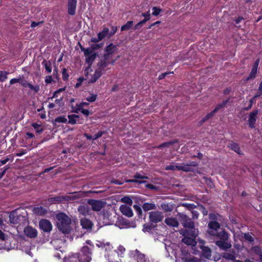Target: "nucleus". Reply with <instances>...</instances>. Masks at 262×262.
Masks as SVG:
<instances>
[{
	"label": "nucleus",
	"instance_id": "nucleus-1",
	"mask_svg": "<svg viewBox=\"0 0 262 262\" xmlns=\"http://www.w3.org/2000/svg\"><path fill=\"white\" fill-rule=\"evenodd\" d=\"M55 218L58 229L63 233H69L71 230V219L63 212L57 213Z\"/></svg>",
	"mask_w": 262,
	"mask_h": 262
},
{
	"label": "nucleus",
	"instance_id": "nucleus-2",
	"mask_svg": "<svg viewBox=\"0 0 262 262\" xmlns=\"http://www.w3.org/2000/svg\"><path fill=\"white\" fill-rule=\"evenodd\" d=\"M184 237L182 242L187 245L195 246L196 244V237L198 235L199 231L196 229L193 230H182L180 232Z\"/></svg>",
	"mask_w": 262,
	"mask_h": 262
},
{
	"label": "nucleus",
	"instance_id": "nucleus-3",
	"mask_svg": "<svg viewBox=\"0 0 262 262\" xmlns=\"http://www.w3.org/2000/svg\"><path fill=\"white\" fill-rule=\"evenodd\" d=\"M79 255V262H91L92 260V249L88 246H83Z\"/></svg>",
	"mask_w": 262,
	"mask_h": 262
},
{
	"label": "nucleus",
	"instance_id": "nucleus-4",
	"mask_svg": "<svg viewBox=\"0 0 262 262\" xmlns=\"http://www.w3.org/2000/svg\"><path fill=\"white\" fill-rule=\"evenodd\" d=\"M87 203L91 206V210H92L96 212L100 211L106 205V202L102 200L89 199L88 200Z\"/></svg>",
	"mask_w": 262,
	"mask_h": 262
},
{
	"label": "nucleus",
	"instance_id": "nucleus-5",
	"mask_svg": "<svg viewBox=\"0 0 262 262\" xmlns=\"http://www.w3.org/2000/svg\"><path fill=\"white\" fill-rule=\"evenodd\" d=\"M178 215L180 222L185 228H189L191 229V230L194 229V223L193 221H192L190 218L188 217L187 215L183 213H179Z\"/></svg>",
	"mask_w": 262,
	"mask_h": 262
},
{
	"label": "nucleus",
	"instance_id": "nucleus-6",
	"mask_svg": "<svg viewBox=\"0 0 262 262\" xmlns=\"http://www.w3.org/2000/svg\"><path fill=\"white\" fill-rule=\"evenodd\" d=\"M164 218L163 213L159 211H152L149 213V220L152 223L161 222Z\"/></svg>",
	"mask_w": 262,
	"mask_h": 262
},
{
	"label": "nucleus",
	"instance_id": "nucleus-7",
	"mask_svg": "<svg viewBox=\"0 0 262 262\" xmlns=\"http://www.w3.org/2000/svg\"><path fill=\"white\" fill-rule=\"evenodd\" d=\"M228 100L224 101L222 102L221 103H220L216 105V106L214 108V109L210 113L206 115L201 120V123H203L208 120L211 117H213L214 114L220 109L223 108L227 103L228 102Z\"/></svg>",
	"mask_w": 262,
	"mask_h": 262
},
{
	"label": "nucleus",
	"instance_id": "nucleus-8",
	"mask_svg": "<svg viewBox=\"0 0 262 262\" xmlns=\"http://www.w3.org/2000/svg\"><path fill=\"white\" fill-rule=\"evenodd\" d=\"M198 164L195 161H191L187 163H182L179 165L178 170H182L184 172L192 171L193 167L198 166Z\"/></svg>",
	"mask_w": 262,
	"mask_h": 262
},
{
	"label": "nucleus",
	"instance_id": "nucleus-9",
	"mask_svg": "<svg viewBox=\"0 0 262 262\" xmlns=\"http://www.w3.org/2000/svg\"><path fill=\"white\" fill-rule=\"evenodd\" d=\"M39 228L45 232H50L52 229V225L50 221L47 219L41 220L39 222Z\"/></svg>",
	"mask_w": 262,
	"mask_h": 262
},
{
	"label": "nucleus",
	"instance_id": "nucleus-10",
	"mask_svg": "<svg viewBox=\"0 0 262 262\" xmlns=\"http://www.w3.org/2000/svg\"><path fill=\"white\" fill-rule=\"evenodd\" d=\"M215 244L220 249L224 251L227 250L232 247L230 241L219 240L216 241Z\"/></svg>",
	"mask_w": 262,
	"mask_h": 262
},
{
	"label": "nucleus",
	"instance_id": "nucleus-11",
	"mask_svg": "<svg viewBox=\"0 0 262 262\" xmlns=\"http://www.w3.org/2000/svg\"><path fill=\"white\" fill-rule=\"evenodd\" d=\"M25 235L30 238H34L37 236V231L31 226H27L24 229Z\"/></svg>",
	"mask_w": 262,
	"mask_h": 262
},
{
	"label": "nucleus",
	"instance_id": "nucleus-12",
	"mask_svg": "<svg viewBox=\"0 0 262 262\" xmlns=\"http://www.w3.org/2000/svg\"><path fill=\"white\" fill-rule=\"evenodd\" d=\"M258 110H254L251 112L249 115L248 123L250 128L255 127V122L257 120V115L258 113Z\"/></svg>",
	"mask_w": 262,
	"mask_h": 262
},
{
	"label": "nucleus",
	"instance_id": "nucleus-13",
	"mask_svg": "<svg viewBox=\"0 0 262 262\" xmlns=\"http://www.w3.org/2000/svg\"><path fill=\"white\" fill-rule=\"evenodd\" d=\"M96 245L98 248L104 249L106 252H109L112 250L113 247L110 242H105L104 241H97Z\"/></svg>",
	"mask_w": 262,
	"mask_h": 262
},
{
	"label": "nucleus",
	"instance_id": "nucleus-14",
	"mask_svg": "<svg viewBox=\"0 0 262 262\" xmlns=\"http://www.w3.org/2000/svg\"><path fill=\"white\" fill-rule=\"evenodd\" d=\"M117 50V46L113 45V43H110L109 45L106 46L105 49V57L112 58V55L116 52Z\"/></svg>",
	"mask_w": 262,
	"mask_h": 262
},
{
	"label": "nucleus",
	"instance_id": "nucleus-15",
	"mask_svg": "<svg viewBox=\"0 0 262 262\" xmlns=\"http://www.w3.org/2000/svg\"><path fill=\"white\" fill-rule=\"evenodd\" d=\"M259 62V59H257L255 60V61L254 62V63L252 66V70H251L249 76L246 79V80L248 81L250 79H253L255 78V77H256V74H257Z\"/></svg>",
	"mask_w": 262,
	"mask_h": 262
},
{
	"label": "nucleus",
	"instance_id": "nucleus-16",
	"mask_svg": "<svg viewBox=\"0 0 262 262\" xmlns=\"http://www.w3.org/2000/svg\"><path fill=\"white\" fill-rule=\"evenodd\" d=\"M115 61V60L113 59L112 58H105L104 55L103 59L98 63V65L100 69H103L110 64H113Z\"/></svg>",
	"mask_w": 262,
	"mask_h": 262
},
{
	"label": "nucleus",
	"instance_id": "nucleus-17",
	"mask_svg": "<svg viewBox=\"0 0 262 262\" xmlns=\"http://www.w3.org/2000/svg\"><path fill=\"white\" fill-rule=\"evenodd\" d=\"M120 210L123 215L127 217H130L133 216L134 214L132 208L126 205H121Z\"/></svg>",
	"mask_w": 262,
	"mask_h": 262
},
{
	"label": "nucleus",
	"instance_id": "nucleus-18",
	"mask_svg": "<svg viewBox=\"0 0 262 262\" xmlns=\"http://www.w3.org/2000/svg\"><path fill=\"white\" fill-rule=\"evenodd\" d=\"M77 0H69L68 4V13L71 15L75 14Z\"/></svg>",
	"mask_w": 262,
	"mask_h": 262
},
{
	"label": "nucleus",
	"instance_id": "nucleus-19",
	"mask_svg": "<svg viewBox=\"0 0 262 262\" xmlns=\"http://www.w3.org/2000/svg\"><path fill=\"white\" fill-rule=\"evenodd\" d=\"M78 212L84 215H90L92 214V211L91 208L85 205H80L78 207Z\"/></svg>",
	"mask_w": 262,
	"mask_h": 262
},
{
	"label": "nucleus",
	"instance_id": "nucleus-20",
	"mask_svg": "<svg viewBox=\"0 0 262 262\" xmlns=\"http://www.w3.org/2000/svg\"><path fill=\"white\" fill-rule=\"evenodd\" d=\"M80 224L83 228L91 229L93 227L92 222L86 218H83L80 221Z\"/></svg>",
	"mask_w": 262,
	"mask_h": 262
},
{
	"label": "nucleus",
	"instance_id": "nucleus-21",
	"mask_svg": "<svg viewBox=\"0 0 262 262\" xmlns=\"http://www.w3.org/2000/svg\"><path fill=\"white\" fill-rule=\"evenodd\" d=\"M165 223L169 226L177 227L179 224L177 220L173 217H167L165 220Z\"/></svg>",
	"mask_w": 262,
	"mask_h": 262
},
{
	"label": "nucleus",
	"instance_id": "nucleus-22",
	"mask_svg": "<svg viewBox=\"0 0 262 262\" xmlns=\"http://www.w3.org/2000/svg\"><path fill=\"white\" fill-rule=\"evenodd\" d=\"M220 240L230 241V235L225 230L217 232L215 235Z\"/></svg>",
	"mask_w": 262,
	"mask_h": 262
},
{
	"label": "nucleus",
	"instance_id": "nucleus-23",
	"mask_svg": "<svg viewBox=\"0 0 262 262\" xmlns=\"http://www.w3.org/2000/svg\"><path fill=\"white\" fill-rule=\"evenodd\" d=\"M236 253L234 251L231 252H225L222 254L224 258L229 260H234L236 258Z\"/></svg>",
	"mask_w": 262,
	"mask_h": 262
},
{
	"label": "nucleus",
	"instance_id": "nucleus-24",
	"mask_svg": "<svg viewBox=\"0 0 262 262\" xmlns=\"http://www.w3.org/2000/svg\"><path fill=\"white\" fill-rule=\"evenodd\" d=\"M33 212L35 214L38 215H43L47 212V211L43 207L39 206L34 208L33 209Z\"/></svg>",
	"mask_w": 262,
	"mask_h": 262
},
{
	"label": "nucleus",
	"instance_id": "nucleus-25",
	"mask_svg": "<svg viewBox=\"0 0 262 262\" xmlns=\"http://www.w3.org/2000/svg\"><path fill=\"white\" fill-rule=\"evenodd\" d=\"M142 208L144 211H147L151 210L156 209L157 206L154 203H145L142 205Z\"/></svg>",
	"mask_w": 262,
	"mask_h": 262
},
{
	"label": "nucleus",
	"instance_id": "nucleus-26",
	"mask_svg": "<svg viewBox=\"0 0 262 262\" xmlns=\"http://www.w3.org/2000/svg\"><path fill=\"white\" fill-rule=\"evenodd\" d=\"M228 146L231 149L234 151L237 154H238L239 155L242 154V153L241 152V149H240L239 146L238 144H237L235 142H232L229 144Z\"/></svg>",
	"mask_w": 262,
	"mask_h": 262
},
{
	"label": "nucleus",
	"instance_id": "nucleus-27",
	"mask_svg": "<svg viewBox=\"0 0 262 262\" xmlns=\"http://www.w3.org/2000/svg\"><path fill=\"white\" fill-rule=\"evenodd\" d=\"M201 248L203 251V254L205 257L209 258L211 257V251L209 248L202 246Z\"/></svg>",
	"mask_w": 262,
	"mask_h": 262
},
{
	"label": "nucleus",
	"instance_id": "nucleus-28",
	"mask_svg": "<svg viewBox=\"0 0 262 262\" xmlns=\"http://www.w3.org/2000/svg\"><path fill=\"white\" fill-rule=\"evenodd\" d=\"M79 259L78 254H73L66 258L65 262H79Z\"/></svg>",
	"mask_w": 262,
	"mask_h": 262
},
{
	"label": "nucleus",
	"instance_id": "nucleus-29",
	"mask_svg": "<svg viewBox=\"0 0 262 262\" xmlns=\"http://www.w3.org/2000/svg\"><path fill=\"white\" fill-rule=\"evenodd\" d=\"M89 104L88 102H83L79 104H77L75 107H73V112L78 113L84 106H88Z\"/></svg>",
	"mask_w": 262,
	"mask_h": 262
},
{
	"label": "nucleus",
	"instance_id": "nucleus-30",
	"mask_svg": "<svg viewBox=\"0 0 262 262\" xmlns=\"http://www.w3.org/2000/svg\"><path fill=\"white\" fill-rule=\"evenodd\" d=\"M101 76V72L100 71L96 70L92 78L89 80V83L96 82Z\"/></svg>",
	"mask_w": 262,
	"mask_h": 262
},
{
	"label": "nucleus",
	"instance_id": "nucleus-31",
	"mask_svg": "<svg viewBox=\"0 0 262 262\" xmlns=\"http://www.w3.org/2000/svg\"><path fill=\"white\" fill-rule=\"evenodd\" d=\"M69 119L68 123L71 124H75L77 122V119L79 118L78 115H69L68 116Z\"/></svg>",
	"mask_w": 262,
	"mask_h": 262
},
{
	"label": "nucleus",
	"instance_id": "nucleus-32",
	"mask_svg": "<svg viewBox=\"0 0 262 262\" xmlns=\"http://www.w3.org/2000/svg\"><path fill=\"white\" fill-rule=\"evenodd\" d=\"M162 209L166 211H171L174 208L173 204L163 203L161 205Z\"/></svg>",
	"mask_w": 262,
	"mask_h": 262
},
{
	"label": "nucleus",
	"instance_id": "nucleus-33",
	"mask_svg": "<svg viewBox=\"0 0 262 262\" xmlns=\"http://www.w3.org/2000/svg\"><path fill=\"white\" fill-rule=\"evenodd\" d=\"M109 29L107 28H104L103 30L101 32H100L98 34V37L102 40L104 38H105L107 35L109 34Z\"/></svg>",
	"mask_w": 262,
	"mask_h": 262
},
{
	"label": "nucleus",
	"instance_id": "nucleus-34",
	"mask_svg": "<svg viewBox=\"0 0 262 262\" xmlns=\"http://www.w3.org/2000/svg\"><path fill=\"white\" fill-rule=\"evenodd\" d=\"M55 202H61L64 201H69L70 199V197L68 195H61L53 197Z\"/></svg>",
	"mask_w": 262,
	"mask_h": 262
},
{
	"label": "nucleus",
	"instance_id": "nucleus-35",
	"mask_svg": "<svg viewBox=\"0 0 262 262\" xmlns=\"http://www.w3.org/2000/svg\"><path fill=\"white\" fill-rule=\"evenodd\" d=\"M42 64L48 73H50L52 72L51 63L50 61L43 60Z\"/></svg>",
	"mask_w": 262,
	"mask_h": 262
},
{
	"label": "nucleus",
	"instance_id": "nucleus-36",
	"mask_svg": "<svg viewBox=\"0 0 262 262\" xmlns=\"http://www.w3.org/2000/svg\"><path fill=\"white\" fill-rule=\"evenodd\" d=\"M208 227L210 229L217 231L220 228V225L216 222H210L208 224Z\"/></svg>",
	"mask_w": 262,
	"mask_h": 262
},
{
	"label": "nucleus",
	"instance_id": "nucleus-37",
	"mask_svg": "<svg viewBox=\"0 0 262 262\" xmlns=\"http://www.w3.org/2000/svg\"><path fill=\"white\" fill-rule=\"evenodd\" d=\"M27 88H29L31 91L34 92V93H38L40 90V86L38 84L32 85L31 83H29L27 85Z\"/></svg>",
	"mask_w": 262,
	"mask_h": 262
},
{
	"label": "nucleus",
	"instance_id": "nucleus-38",
	"mask_svg": "<svg viewBox=\"0 0 262 262\" xmlns=\"http://www.w3.org/2000/svg\"><path fill=\"white\" fill-rule=\"evenodd\" d=\"M17 217L15 216L14 212H11L9 215V221L11 223L13 224H17Z\"/></svg>",
	"mask_w": 262,
	"mask_h": 262
},
{
	"label": "nucleus",
	"instance_id": "nucleus-39",
	"mask_svg": "<svg viewBox=\"0 0 262 262\" xmlns=\"http://www.w3.org/2000/svg\"><path fill=\"white\" fill-rule=\"evenodd\" d=\"M133 25V21H128L124 25L121 27V31L128 30L132 28Z\"/></svg>",
	"mask_w": 262,
	"mask_h": 262
},
{
	"label": "nucleus",
	"instance_id": "nucleus-40",
	"mask_svg": "<svg viewBox=\"0 0 262 262\" xmlns=\"http://www.w3.org/2000/svg\"><path fill=\"white\" fill-rule=\"evenodd\" d=\"M255 254L259 256V258L262 256V249L258 246H254L252 248Z\"/></svg>",
	"mask_w": 262,
	"mask_h": 262
},
{
	"label": "nucleus",
	"instance_id": "nucleus-41",
	"mask_svg": "<svg viewBox=\"0 0 262 262\" xmlns=\"http://www.w3.org/2000/svg\"><path fill=\"white\" fill-rule=\"evenodd\" d=\"M96 57V53H94L90 55L87 56L86 57V59H85L86 62L88 63L91 64L92 63V62H93V61L94 60V59H95Z\"/></svg>",
	"mask_w": 262,
	"mask_h": 262
},
{
	"label": "nucleus",
	"instance_id": "nucleus-42",
	"mask_svg": "<svg viewBox=\"0 0 262 262\" xmlns=\"http://www.w3.org/2000/svg\"><path fill=\"white\" fill-rule=\"evenodd\" d=\"M80 49L82 51L84 52V54L85 56L90 55L92 54L93 51L92 49L90 48H84L82 46H80Z\"/></svg>",
	"mask_w": 262,
	"mask_h": 262
},
{
	"label": "nucleus",
	"instance_id": "nucleus-43",
	"mask_svg": "<svg viewBox=\"0 0 262 262\" xmlns=\"http://www.w3.org/2000/svg\"><path fill=\"white\" fill-rule=\"evenodd\" d=\"M29 83V82L24 78V76L23 75H19V83L22 86L27 88V85Z\"/></svg>",
	"mask_w": 262,
	"mask_h": 262
},
{
	"label": "nucleus",
	"instance_id": "nucleus-44",
	"mask_svg": "<svg viewBox=\"0 0 262 262\" xmlns=\"http://www.w3.org/2000/svg\"><path fill=\"white\" fill-rule=\"evenodd\" d=\"M177 142V140H174L173 141L164 142V143H163L162 144H160L158 146H157V148H163V147H168L170 145L174 144V143H176Z\"/></svg>",
	"mask_w": 262,
	"mask_h": 262
},
{
	"label": "nucleus",
	"instance_id": "nucleus-45",
	"mask_svg": "<svg viewBox=\"0 0 262 262\" xmlns=\"http://www.w3.org/2000/svg\"><path fill=\"white\" fill-rule=\"evenodd\" d=\"M55 122L59 123H66L67 122V119L64 116H60L55 118Z\"/></svg>",
	"mask_w": 262,
	"mask_h": 262
},
{
	"label": "nucleus",
	"instance_id": "nucleus-46",
	"mask_svg": "<svg viewBox=\"0 0 262 262\" xmlns=\"http://www.w3.org/2000/svg\"><path fill=\"white\" fill-rule=\"evenodd\" d=\"M8 72L6 71H0V81H4L7 79Z\"/></svg>",
	"mask_w": 262,
	"mask_h": 262
},
{
	"label": "nucleus",
	"instance_id": "nucleus-47",
	"mask_svg": "<svg viewBox=\"0 0 262 262\" xmlns=\"http://www.w3.org/2000/svg\"><path fill=\"white\" fill-rule=\"evenodd\" d=\"M121 201L127 204L132 205L133 203L132 200L128 196H124L121 199Z\"/></svg>",
	"mask_w": 262,
	"mask_h": 262
},
{
	"label": "nucleus",
	"instance_id": "nucleus-48",
	"mask_svg": "<svg viewBox=\"0 0 262 262\" xmlns=\"http://www.w3.org/2000/svg\"><path fill=\"white\" fill-rule=\"evenodd\" d=\"M103 45V43H94V44H92L91 46V48L92 49L93 52L94 51H95V50H97L100 48H101L102 47Z\"/></svg>",
	"mask_w": 262,
	"mask_h": 262
},
{
	"label": "nucleus",
	"instance_id": "nucleus-49",
	"mask_svg": "<svg viewBox=\"0 0 262 262\" xmlns=\"http://www.w3.org/2000/svg\"><path fill=\"white\" fill-rule=\"evenodd\" d=\"M179 165H169L166 166L165 168V169L166 170H178Z\"/></svg>",
	"mask_w": 262,
	"mask_h": 262
},
{
	"label": "nucleus",
	"instance_id": "nucleus-50",
	"mask_svg": "<svg viewBox=\"0 0 262 262\" xmlns=\"http://www.w3.org/2000/svg\"><path fill=\"white\" fill-rule=\"evenodd\" d=\"M32 126L38 133H41L43 130V129L40 128V125L37 123H33L32 124Z\"/></svg>",
	"mask_w": 262,
	"mask_h": 262
},
{
	"label": "nucleus",
	"instance_id": "nucleus-51",
	"mask_svg": "<svg viewBox=\"0 0 262 262\" xmlns=\"http://www.w3.org/2000/svg\"><path fill=\"white\" fill-rule=\"evenodd\" d=\"M244 238L249 242H252L254 241L253 237L249 233H246L244 234Z\"/></svg>",
	"mask_w": 262,
	"mask_h": 262
},
{
	"label": "nucleus",
	"instance_id": "nucleus-52",
	"mask_svg": "<svg viewBox=\"0 0 262 262\" xmlns=\"http://www.w3.org/2000/svg\"><path fill=\"white\" fill-rule=\"evenodd\" d=\"M13 159V158L12 157V156L9 155L4 160H2L0 161V162L1 163V165L5 164L7 162H8L10 160L11 161H12Z\"/></svg>",
	"mask_w": 262,
	"mask_h": 262
},
{
	"label": "nucleus",
	"instance_id": "nucleus-53",
	"mask_svg": "<svg viewBox=\"0 0 262 262\" xmlns=\"http://www.w3.org/2000/svg\"><path fill=\"white\" fill-rule=\"evenodd\" d=\"M152 14L154 16H157L158 15L160 12L162 11V10L160 8H158L156 7H154L152 8Z\"/></svg>",
	"mask_w": 262,
	"mask_h": 262
},
{
	"label": "nucleus",
	"instance_id": "nucleus-54",
	"mask_svg": "<svg viewBox=\"0 0 262 262\" xmlns=\"http://www.w3.org/2000/svg\"><path fill=\"white\" fill-rule=\"evenodd\" d=\"M152 229V226L151 225L149 224H145L144 225H143V231L145 232H149Z\"/></svg>",
	"mask_w": 262,
	"mask_h": 262
},
{
	"label": "nucleus",
	"instance_id": "nucleus-55",
	"mask_svg": "<svg viewBox=\"0 0 262 262\" xmlns=\"http://www.w3.org/2000/svg\"><path fill=\"white\" fill-rule=\"evenodd\" d=\"M126 182L129 183H137L138 184H142V183H146V181L144 180H136V179H131L128 180L126 181Z\"/></svg>",
	"mask_w": 262,
	"mask_h": 262
},
{
	"label": "nucleus",
	"instance_id": "nucleus-56",
	"mask_svg": "<svg viewBox=\"0 0 262 262\" xmlns=\"http://www.w3.org/2000/svg\"><path fill=\"white\" fill-rule=\"evenodd\" d=\"M134 178L136 179V180H138V179H141V180H142V179H148V177H146V176H143L139 173H136L134 176Z\"/></svg>",
	"mask_w": 262,
	"mask_h": 262
},
{
	"label": "nucleus",
	"instance_id": "nucleus-57",
	"mask_svg": "<svg viewBox=\"0 0 262 262\" xmlns=\"http://www.w3.org/2000/svg\"><path fill=\"white\" fill-rule=\"evenodd\" d=\"M142 15L145 17L144 19L143 20H142V21H145V23L147 21L149 20L150 18V15L149 13V11H148L146 13H142Z\"/></svg>",
	"mask_w": 262,
	"mask_h": 262
},
{
	"label": "nucleus",
	"instance_id": "nucleus-58",
	"mask_svg": "<svg viewBox=\"0 0 262 262\" xmlns=\"http://www.w3.org/2000/svg\"><path fill=\"white\" fill-rule=\"evenodd\" d=\"M182 205L189 210L192 209L195 207V205L193 204L183 203Z\"/></svg>",
	"mask_w": 262,
	"mask_h": 262
},
{
	"label": "nucleus",
	"instance_id": "nucleus-59",
	"mask_svg": "<svg viewBox=\"0 0 262 262\" xmlns=\"http://www.w3.org/2000/svg\"><path fill=\"white\" fill-rule=\"evenodd\" d=\"M62 75L63 80H67L68 79L69 75L67 73V70L65 68L62 69Z\"/></svg>",
	"mask_w": 262,
	"mask_h": 262
},
{
	"label": "nucleus",
	"instance_id": "nucleus-60",
	"mask_svg": "<svg viewBox=\"0 0 262 262\" xmlns=\"http://www.w3.org/2000/svg\"><path fill=\"white\" fill-rule=\"evenodd\" d=\"M96 95L92 94L91 96L86 98V100L90 102H94L96 99Z\"/></svg>",
	"mask_w": 262,
	"mask_h": 262
},
{
	"label": "nucleus",
	"instance_id": "nucleus-61",
	"mask_svg": "<svg viewBox=\"0 0 262 262\" xmlns=\"http://www.w3.org/2000/svg\"><path fill=\"white\" fill-rule=\"evenodd\" d=\"M255 101L254 98H252L249 101V105L247 107L244 108L245 110L248 111L251 108L253 103Z\"/></svg>",
	"mask_w": 262,
	"mask_h": 262
},
{
	"label": "nucleus",
	"instance_id": "nucleus-62",
	"mask_svg": "<svg viewBox=\"0 0 262 262\" xmlns=\"http://www.w3.org/2000/svg\"><path fill=\"white\" fill-rule=\"evenodd\" d=\"M145 24V21H140V22H139L138 23H137L134 27V29L135 30H137V29H139L140 28L142 27V26H143V25H144Z\"/></svg>",
	"mask_w": 262,
	"mask_h": 262
},
{
	"label": "nucleus",
	"instance_id": "nucleus-63",
	"mask_svg": "<svg viewBox=\"0 0 262 262\" xmlns=\"http://www.w3.org/2000/svg\"><path fill=\"white\" fill-rule=\"evenodd\" d=\"M103 134H104L103 132H102V131L98 132L96 134H95L93 137V140H95L97 139L98 138L101 137L103 135Z\"/></svg>",
	"mask_w": 262,
	"mask_h": 262
},
{
	"label": "nucleus",
	"instance_id": "nucleus-64",
	"mask_svg": "<svg viewBox=\"0 0 262 262\" xmlns=\"http://www.w3.org/2000/svg\"><path fill=\"white\" fill-rule=\"evenodd\" d=\"M191 213L193 219H197L198 218L199 213L198 211L195 210H192L191 211Z\"/></svg>",
	"mask_w": 262,
	"mask_h": 262
}]
</instances>
